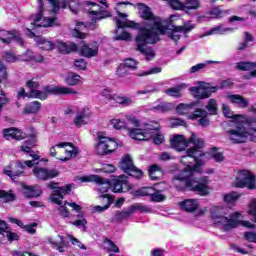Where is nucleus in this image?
Segmentation results:
<instances>
[{
	"label": "nucleus",
	"mask_w": 256,
	"mask_h": 256,
	"mask_svg": "<svg viewBox=\"0 0 256 256\" xmlns=\"http://www.w3.org/2000/svg\"><path fill=\"white\" fill-rule=\"evenodd\" d=\"M87 5H91V7H97L96 10L90 9L88 11L89 15H95L98 19H105L107 17H111V13L109 11L103 10V7H101L97 2H91L88 1Z\"/></svg>",
	"instance_id": "25"
},
{
	"label": "nucleus",
	"mask_w": 256,
	"mask_h": 256,
	"mask_svg": "<svg viewBox=\"0 0 256 256\" xmlns=\"http://www.w3.org/2000/svg\"><path fill=\"white\" fill-rule=\"evenodd\" d=\"M175 105L170 102H160L157 105H155L152 109L153 111H160V113H167V111H171V109H174Z\"/></svg>",
	"instance_id": "41"
},
{
	"label": "nucleus",
	"mask_w": 256,
	"mask_h": 256,
	"mask_svg": "<svg viewBox=\"0 0 256 256\" xmlns=\"http://www.w3.org/2000/svg\"><path fill=\"white\" fill-rule=\"evenodd\" d=\"M169 5L175 11H184L185 12V3L180 0H170Z\"/></svg>",
	"instance_id": "52"
},
{
	"label": "nucleus",
	"mask_w": 256,
	"mask_h": 256,
	"mask_svg": "<svg viewBox=\"0 0 256 256\" xmlns=\"http://www.w3.org/2000/svg\"><path fill=\"white\" fill-rule=\"evenodd\" d=\"M138 11L142 19H145L146 26L140 29L139 34L136 36L137 51L145 55L147 61L155 58V51L147 45H155L159 43L161 38L159 35H168L170 39L177 42L183 36V32L179 26L174 27L173 30L167 27V21L161 20L153 15L151 8L144 4H138Z\"/></svg>",
	"instance_id": "2"
},
{
	"label": "nucleus",
	"mask_w": 256,
	"mask_h": 256,
	"mask_svg": "<svg viewBox=\"0 0 256 256\" xmlns=\"http://www.w3.org/2000/svg\"><path fill=\"white\" fill-rule=\"evenodd\" d=\"M35 43L39 45L43 51H53L56 47V44L53 41L46 40L44 37H36Z\"/></svg>",
	"instance_id": "34"
},
{
	"label": "nucleus",
	"mask_w": 256,
	"mask_h": 256,
	"mask_svg": "<svg viewBox=\"0 0 256 256\" xmlns=\"http://www.w3.org/2000/svg\"><path fill=\"white\" fill-rule=\"evenodd\" d=\"M41 84H39V82L34 81L33 79L28 80L26 82V87H28V89H30V91H36L39 89Z\"/></svg>",
	"instance_id": "63"
},
{
	"label": "nucleus",
	"mask_w": 256,
	"mask_h": 256,
	"mask_svg": "<svg viewBox=\"0 0 256 256\" xmlns=\"http://www.w3.org/2000/svg\"><path fill=\"white\" fill-rule=\"evenodd\" d=\"M73 3H75V0H63L61 4V8L67 9V7H69L72 13H77V8H75V5H73Z\"/></svg>",
	"instance_id": "56"
},
{
	"label": "nucleus",
	"mask_w": 256,
	"mask_h": 256,
	"mask_svg": "<svg viewBox=\"0 0 256 256\" xmlns=\"http://www.w3.org/2000/svg\"><path fill=\"white\" fill-rule=\"evenodd\" d=\"M129 58H126L124 60V63H121L117 70H116V74L118 75V77H125V75H127V73L129 72Z\"/></svg>",
	"instance_id": "44"
},
{
	"label": "nucleus",
	"mask_w": 256,
	"mask_h": 256,
	"mask_svg": "<svg viewBox=\"0 0 256 256\" xmlns=\"http://www.w3.org/2000/svg\"><path fill=\"white\" fill-rule=\"evenodd\" d=\"M79 56L85 57L86 59H92V57H97L99 55V44L94 42L92 48L89 44L82 41V45L78 47Z\"/></svg>",
	"instance_id": "16"
},
{
	"label": "nucleus",
	"mask_w": 256,
	"mask_h": 256,
	"mask_svg": "<svg viewBox=\"0 0 256 256\" xmlns=\"http://www.w3.org/2000/svg\"><path fill=\"white\" fill-rule=\"evenodd\" d=\"M206 110L208 111V115H217L219 108L217 107V100L210 99L206 104Z\"/></svg>",
	"instance_id": "45"
},
{
	"label": "nucleus",
	"mask_w": 256,
	"mask_h": 256,
	"mask_svg": "<svg viewBox=\"0 0 256 256\" xmlns=\"http://www.w3.org/2000/svg\"><path fill=\"white\" fill-rule=\"evenodd\" d=\"M226 101L228 103H231L232 105H235L236 107H239L240 109H245L249 106V99L237 95V94H228L225 96Z\"/></svg>",
	"instance_id": "20"
},
{
	"label": "nucleus",
	"mask_w": 256,
	"mask_h": 256,
	"mask_svg": "<svg viewBox=\"0 0 256 256\" xmlns=\"http://www.w3.org/2000/svg\"><path fill=\"white\" fill-rule=\"evenodd\" d=\"M23 173H25V165L21 161H16L14 166L10 167V170H4V175L10 177L12 181H17Z\"/></svg>",
	"instance_id": "18"
},
{
	"label": "nucleus",
	"mask_w": 256,
	"mask_h": 256,
	"mask_svg": "<svg viewBox=\"0 0 256 256\" xmlns=\"http://www.w3.org/2000/svg\"><path fill=\"white\" fill-rule=\"evenodd\" d=\"M209 113L207 111L197 108L192 114L188 115V119L195 121L199 119L198 123L201 127H209Z\"/></svg>",
	"instance_id": "17"
},
{
	"label": "nucleus",
	"mask_w": 256,
	"mask_h": 256,
	"mask_svg": "<svg viewBox=\"0 0 256 256\" xmlns=\"http://www.w3.org/2000/svg\"><path fill=\"white\" fill-rule=\"evenodd\" d=\"M56 45L58 50L62 53V55H69V53H76L79 51V46L73 42H63L61 40L56 41Z\"/></svg>",
	"instance_id": "21"
},
{
	"label": "nucleus",
	"mask_w": 256,
	"mask_h": 256,
	"mask_svg": "<svg viewBox=\"0 0 256 256\" xmlns=\"http://www.w3.org/2000/svg\"><path fill=\"white\" fill-rule=\"evenodd\" d=\"M239 197H241L240 193L237 192H230L226 195H224V201L225 203H228L229 205H233V203H235Z\"/></svg>",
	"instance_id": "48"
},
{
	"label": "nucleus",
	"mask_w": 256,
	"mask_h": 256,
	"mask_svg": "<svg viewBox=\"0 0 256 256\" xmlns=\"http://www.w3.org/2000/svg\"><path fill=\"white\" fill-rule=\"evenodd\" d=\"M34 27H57L59 23H57V17H44L42 12V18L36 22L34 16V22L32 23Z\"/></svg>",
	"instance_id": "26"
},
{
	"label": "nucleus",
	"mask_w": 256,
	"mask_h": 256,
	"mask_svg": "<svg viewBox=\"0 0 256 256\" xmlns=\"http://www.w3.org/2000/svg\"><path fill=\"white\" fill-rule=\"evenodd\" d=\"M244 239H246L248 243H256V232H244Z\"/></svg>",
	"instance_id": "60"
},
{
	"label": "nucleus",
	"mask_w": 256,
	"mask_h": 256,
	"mask_svg": "<svg viewBox=\"0 0 256 256\" xmlns=\"http://www.w3.org/2000/svg\"><path fill=\"white\" fill-rule=\"evenodd\" d=\"M185 13L190 11H197L201 7V2L199 0H186L184 3Z\"/></svg>",
	"instance_id": "42"
},
{
	"label": "nucleus",
	"mask_w": 256,
	"mask_h": 256,
	"mask_svg": "<svg viewBox=\"0 0 256 256\" xmlns=\"http://www.w3.org/2000/svg\"><path fill=\"white\" fill-rule=\"evenodd\" d=\"M0 73V97H6L7 94H5V91H3L1 83H3V81H7L9 74L7 73V67H5L3 62H0Z\"/></svg>",
	"instance_id": "37"
},
{
	"label": "nucleus",
	"mask_w": 256,
	"mask_h": 256,
	"mask_svg": "<svg viewBox=\"0 0 256 256\" xmlns=\"http://www.w3.org/2000/svg\"><path fill=\"white\" fill-rule=\"evenodd\" d=\"M134 197H151V201L161 203L165 200V195L161 194L154 187H143L133 192Z\"/></svg>",
	"instance_id": "14"
},
{
	"label": "nucleus",
	"mask_w": 256,
	"mask_h": 256,
	"mask_svg": "<svg viewBox=\"0 0 256 256\" xmlns=\"http://www.w3.org/2000/svg\"><path fill=\"white\" fill-rule=\"evenodd\" d=\"M23 188V195L26 197V199H33L37 197H41L43 195V190L41 189V186H27L25 184H22Z\"/></svg>",
	"instance_id": "22"
},
{
	"label": "nucleus",
	"mask_w": 256,
	"mask_h": 256,
	"mask_svg": "<svg viewBox=\"0 0 256 256\" xmlns=\"http://www.w3.org/2000/svg\"><path fill=\"white\" fill-rule=\"evenodd\" d=\"M247 213L250 216L251 221L256 223V199L250 201Z\"/></svg>",
	"instance_id": "47"
},
{
	"label": "nucleus",
	"mask_w": 256,
	"mask_h": 256,
	"mask_svg": "<svg viewBox=\"0 0 256 256\" xmlns=\"http://www.w3.org/2000/svg\"><path fill=\"white\" fill-rule=\"evenodd\" d=\"M77 91L70 87L63 86H43V91L32 90L29 92L30 99H40V101H46L49 95H77Z\"/></svg>",
	"instance_id": "7"
},
{
	"label": "nucleus",
	"mask_w": 256,
	"mask_h": 256,
	"mask_svg": "<svg viewBox=\"0 0 256 256\" xmlns=\"http://www.w3.org/2000/svg\"><path fill=\"white\" fill-rule=\"evenodd\" d=\"M236 69L239 71H251V77H256V63L255 62H246L241 61L236 63Z\"/></svg>",
	"instance_id": "31"
},
{
	"label": "nucleus",
	"mask_w": 256,
	"mask_h": 256,
	"mask_svg": "<svg viewBox=\"0 0 256 256\" xmlns=\"http://www.w3.org/2000/svg\"><path fill=\"white\" fill-rule=\"evenodd\" d=\"M83 78L81 75L75 73V72H68L64 79V83L68 85L69 87H75L77 85L83 84Z\"/></svg>",
	"instance_id": "28"
},
{
	"label": "nucleus",
	"mask_w": 256,
	"mask_h": 256,
	"mask_svg": "<svg viewBox=\"0 0 256 256\" xmlns=\"http://www.w3.org/2000/svg\"><path fill=\"white\" fill-rule=\"evenodd\" d=\"M194 28L195 24H193V22H187L183 26H179L178 29H180L182 33H189L190 31H193Z\"/></svg>",
	"instance_id": "58"
},
{
	"label": "nucleus",
	"mask_w": 256,
	"mask_h": 256,
	"mask_svg": "<svg viewBox=\"0 0 256 256\" xmlns=\"http://www.w3.org/2000/svg\"><path fill=\"white\" fill-rule=\"evenodd\" d=\"M73 187H75V184H67L65 186H59V182L51 181L47 184V188L52 190L51 192V202L55 205H62L63 200L65 199V195H71V191H73Z\"/></svg>",
	"instance_id": "9"
},
{
	"label": "nucleus",
	"mask_w": 256,
	"mask_h": 256,
	"mask_svg": "<svg viewBox=\"0 0 256 256\" xmlns=\"http://www.w3.org/2000/svg\"><path fill=\"white\" fill-rule=\"evenodd\" d=\"M100 199H102V201H106V205H104V206H95L94 209L98 213H103V211H107V209H109V207H111V205H113V203L115 202V198H113V196H111L109 194L100 195Z\"/></svg>",
	"instance_id": "33"
},
{
	"label": "nucleus",
	"mask_w": 256,
	"mask_h": 256,
	"mask_svg": "<svg viewBox=\"0 0 256 256\" xmlns=\"http://www.w3.org/2000/svg\"><path fill=\"white\" fill-rule=\"evenodd\" d=\"M224 13H229V11L223 12L219 8H214L210 12V17L212 19H218V17H223Z\"/></svg>",
	"instance_id": "61"
},
{
	"label": "nucleus",
	"mask_w": 256,
	"mask_h": 256,
	"mask_svg": "<svg viewBox=\"0 0 256 256\" xmlns=\"http://www.w3.org/2000/svg\"><path fill=\"white\" fill-rule=\"evenodd\" d=\"M232 185L238 189H256L255 173L247 169L235 170Z\"/></svg>",
	"instance_id": "8"
},
{
	"label": "nucleus",
	"mask_w": 256,
	"mask_h": 256,
	"mask_svg": "<svg viewBox=\"0 0 256 256\" xmlns=\"http://www.w3.org/2000/svg\"><path fill=\"white\" fill-rule=\"evenodd\" d=\"M6 237L9 243H13V241H19L20 237L15 232H11V230H6Z\"/></svg>",
	"instance_id": "62"
},
{
	"label": "nucleus",
	"mask_w": 256,
	"mask_h": 256,
	"mask_svg": "<svg viewBox=\"0 0 256 256\" xmlns=\"http://www.w3.org/2000/svg\"><path fill=\"white\" fill-rule=\"evenodd\" d=\"M67 207H71L73 211H76V213H78L77 217L79 219H83L85 215L83 213V207H81V205L75 202H69V201H64V203L62 202V204L59 205V207H57L58 215H60L62 219H69V217H71V212Z\"/></svg>",
	"instance_id": "13"
},
{
	"label": "nucleus",
	"mask_w": 256,
	"mask_h": 256,
	"mask_svg": "<svg viewBox=\"0 0 256 256\" xmlns=\"http://www.w3.org/2000/svg\"><path fill=\"white\" fill-rule=\"evenodd\" d=\"M16 41V43H19V45H23L24 41H23V37H21V33H19L18 30H13L12 33V41Z\"/></svg>",
	"instance_id": "64"
},
{
	"label": "nucleus",
	"mask_w": 256,
	"mask_h": 256,
	"mask_svg": "<svg viewBox=\"0 0 256 256\" xmlns=\"http://www.w3.org/2000/svg\"><path fill=\"white\" fill-rule=\"evenodd\" d=\"M219 63L221 62L208 60L206 61V63L196 64L190 68V73H197V71H201V69H205L207 65H211V64L219 65Z\"/></svg>",
	"instance_id": "46"
},
{
	"label": "nucleus",
	"mask_w": 256,
	"mask_h": 256,
	"mask_svg": "<svg viewBox=\"0 0 256 256\" xmlns=\"http://www.w3.org/2000/svg\"><path fill=\"white\" fill-rule=\"evenodd\" d=\"M129 2H118L115 7L117 16L114 17L116 28L114 31L113 41H129V32L125 29H129V15L125 13Z\"/></svg>",
	"instance_id": "6"
},
{
	"label": "nucleus",
	"mask_w": 256,
	"mask_h": 256,
	"mask_svg": "<svg viewBox=\"0 0 256 256\" xmlns=\"http://www.w3.org/2000/svg\"><path fill=\"white\" fill-rule=\"evenodd\" d=\"M98 142L96 144L97 155H109L117 149L118 144L115 139L103 136V132H98L97 134Z\"/></svg>",
	"instance_id": "11"
},
{
	"label": "nucleus",
	"mask_w": 256,
	"mask_h": 256,
	"mask_svg": "<svg viewBox=\"0 0 256 256\" xmlns=\"http://www.w3.org/2000/svg\"><path fill=\"white\" fill-rule=\"evenodd\" d=\"M103 243H107L108 248H107V252L108 253H119V246H117V244H115V242H113L111 239L109 238H104Z\"/></svg>",
	"instance_id": "50"
},
{
	"label": "nucleus",
	"mask_w": 256,
	"mask_h": 256,
	"mask_svg": "<svg viewBox=\"0 0 256 256\" xmlns=\"http://www.w3.org/2000/svg\"><path fill=\"white\" fill-rule=\"evenodd\" d=\"M75 67L80 71H85L87 69V61L85 59H78L74 61Z\"/></svg>",
	"instance_id": "59"
},
{
	"label": "nucleus",
	"mask_w": 256,
	"mask_h": 256,
	"mask_svg": "<svg viewBox=\"0 0 256 256\" xmlns=\"http://www.w3.org/2000/svg\"><path fill=\"white\" fill-rule=\"evenodd\" d=\"M211 219L212 223L216 225V227H222L224 231H231V229H235L242 225V227H246V229H255L256 225L251 223L250 221L243 220V213L234 212L227 217V209L221 206H214L211 209Z\"/></svg>",
	"instance_id": "4"
},
{
	"label": "nucleus",
	"mask_w": 256,
	"mask_h": 256,
	"mask_svg": "<svg viewBox=\"0 0 256 256\" xmlns=\"http://www.w3.org/2000/svg\"><path fill=\"white\" fill-rule=\"evenodd\" d=\"M95 183L98 185H106L105 189L100 188L102 193H107L109 189H112L113 193H123V185L127 183V177L125 175H120V179H104L99 175L92 176Z\"/></svg>",
	"instance_id": "10"
},
{
	"label": "nucleus",
	"mask_w": 256,
	"mask_h": 256,
	"mask_svg": "<svg viewBox=\"0 0 256 256\" xmlns=\"http://www.w3.org/2000/svg\"><path fill=\"white\" fill-rule=\"evenodd\" d=\"M184 89H187V84H179L176 87H172L166 90V95H169V97L179 98L183 96Z\"/></svg>",
	"instance_id": "35"
},
{
	"label": "nucleus",
	"mask_w": 256,
	"mask_h": 256,
	"mask_svg": "<svg viewBox=\"0 0 256 256\" xmlns=\"http://www.w3.org/2000/svg\"><path fill=\"white\" fill-rule=\"evenodd\" d=\"M33 173L38 181H49V179H55V177H59V171L55 168L47 169L44 167L36 166L33 169Z\"/></svg>",
	"instance_id": "15"
},
{
	"label": "nucleus",
	"mask_w": 256,
	"mask_h": 256,
	"mask_svg": "<svg viewBox=\"0 0 256 256\" xmlns=\"http://www.w3.org/2000/svg\"><path fill=\"white\" fill-rule=\"evenodd\" d=\"M180 207L187 211L188 213H193L194 211H197L199 209V200L197 199H187L182 202H180Z\"/></svg>",
	"instance_id": "29"
},
{
	"label": "nucleus",
	"mask_w": 256,
	"mask_h": 256,
	"mask_svg": "<svg viewBox=\"0 0 256 256\" xmlns=\"http://www.w3.org/2000/svg\"><path fill=\"white\" fill-rule=\"evenodd\" d=\"M222 111L236 125L235 130H230V139L233 143H245L248 138L253 139L251 134L245 130V125L249 127L250 131L256 133V118H247L245 115H233V111L227 104H222Z\"/></svg>",
	"instance_id": "3"
},
{
	"label": "nucleus",
	"mask_w": 256,
	"mask_h": 256,
	"mask_svg": "<svg viewBox=\"0 0 256 256\" xmlns=\"http://www.w3.org/2000/svg\"><path fill=\"white\" fill-rule=\"evenodd\" d=\"M21 151H23L24 153H28V155L30 157H32V159L34 161H38L39 159V155L35 154V152L33 151V148L31 146H27V144H23L22 146H20Z\"/></svg>",
	"instance_id": "51"
},
{
	"label": "nucleus",
	"mask_w": 256,
	"mask_h": 256,
	"mask_svg": "<svg viewBox=\"0 0 256 256\" xmlns=\"http://www.w3.org/2000/svg\"><path fill=\"white\" fill-rule=\"evenodd\" d=\"M91 118V113L89 112V108H83L76 117L74 118V125L76 127H83V125H87V121Z\"/></svg>",
	"instance_id": "23"
},
{
	"label": "nucleus",
	"mask_w": 256,
	"mask_h": 256,
	"mask_svg": "<svg viewBox=\"0 0 256 256\" xmlns=\"http://www.w3.org/2000/svg\"><path fill=\"white\" fill-rule=\"evenodd\" d=\"M118 167L121 171L125 172L126 175H129V154H125V156L119 162Z\"/></svg>",
	"instance_id": "49"
},
{
	"label": "nucleus",
	"mask_w": 256,
	"mask_h": 256,
	"mask_svg": "<svg viewBox=\"0 0 256 256\" xmlns=\"http://www.w3.org/2000/svg\"><path fill=\"white\" fill-rule=\"evenodd\" d=\"M0 41H2V43H5L6 45H10V43H13V30H0Z\"/></svg>",
	"instance_id": "43"
},
{
	"label": "nucleus",
	"mask_w": 256,
	"mask_h": 256,
	"mask_svg": "<svg viewBox=\"0 0 256 256\" xmlns=\"http://www.w3.org/2000/svg\"><path fill=\"white\" fill-rule=\"evenodd\" d=\"M171 147L175 151H185L189 145L192 148L186 150V155L182 156L181 163L184 165L182 171L173 178V183L177 189H190L195 191L198 195H209V177L204 176L195 179V173H203V165L214 159L217 163L223 161V154L218 152L217 149H212L210 152L203 153L201 149L205 145L203 138H199L195 133H192L187 139L184 135H174L171 140Z\"/></svg>",
	"instance_id": "1"
},
{
	"label": "nucleus",
	"mask_w": 256,
	"mask_h": 256,
	"mask_svg": "<svg viewBox=\"0 0 256 256\" xmlns=\"http://www.w3.org/2000/svg\"><path fill=\"white\" fill-rule=\"evenodd\" d=\"M65 154H66V157L64 158H57L56 159H59L60 161H71V159H73V157H75L76 155H79V151H77V148H74L72 150H65Z\"/></svg>",
	"instance_id": "53"
},
{
	"label": "nucleus",
	"mask_w": 256,
	"mask_h": 256,
	"mask_svg": "<svg viewBox=\"0 0 256 256\" xmlns=\"http://www.w3.org/2000/svg\"><path fill=\"white\" fill-rule=\"evenodd\" d=\"M16 199L17 195L13 193V190H0V203H13Z\"/></svg>",
	"instance_id": "36"
},
{
	"label": "nucleus",
	"mask_w": 256,
	"mask_h": 256,
	"mask_svg": "<svg viewBox=\"0 0 256 256\" xmlns=\"http://www.w3.org/2000/svg\"><path fill=\"white\" fill-rule=\"evenodd\" d=\"M149 175L152 181H157V179H161V177H163V170H161L159 165H152L149 168Z\"/></svg>",
	"instance_id": "39"
},
{
	"label": "nucleus",
	"mask_w": 256,
	"mask_h": 256,
	"mask_svg": "<svg viewBox=\"0 0 256 256\" xmlns=\"http://www.w3.org/2000/svg\"><path fill=\"white\" fill-rule=\"evenodd\" d=\"M3 137L7 141L14 139L15 141H23L25 139V133L19 128L10 127L3 130Z\"/></svg>",
	"instance_id": "19"
},
{
	"label": "nucleus",
	"mask_w": 256,
	"mask_h": 256,
	"mask_svg": "<svg viewBox=\"0 0 256 256\" xmlns=\"http://www.w3.org/2000/svg\"><path fill=\"white\" fill-rule=\"evenodd\" d=\"M129 219V210L116 211L114 217L112 218L113 223H123Z\"/></svg>",
	"instance_id": "40"
},
{
	"label": "nucleus",
	"mask_w": 256,
	"mask_h": 256,
	"mask_svg": "<svg viewBox=\"0 0 256 256\" xmlns=\"http://www.w3.org/2000/svg\"><path fill=\"white\" fill-rule=\"evenodd\" d=\"M41 111V102L35 100L25 105L23 115H35Z\"/></svg>",
	"instance_id": "32"
},
{
	"label": "nucleus",
	"mask_w": 256,
	"mask_h": 256,
	"mask_svg": "<svg viewBox=\"0 0 256 256\" xmlns=\"http://www.w3.org/2000/svg\"><path fill=\"white\" fill-rule=\"evenodd\" d=\"M39 3V11L37 14H35V22L41 21L43 17V12L45 11V4H43V0H38Z\"/></svg>",
	"instance_id": "57"
},
{
	"label": "nucleus",
	"mask_w": 256,
	"mask_h": 256,
	"mask_svg": "<svg viewBox=\"0 0 256 256\" xmlns=\"http://www.w3.org/2000/svg\"><path fill=\"white\" fill-rule=\"evenodd\" d=\"M129 123L131 139L135 141H149V139H153L155 145H161L165 141V136L159 131L157 122L140 124L137 118L130 117Z\"/></svg>",
	"instance_id": "5"
},
{
	"label": "nucleus",
	"mask_w": 256,
	"mask_h": 256,
	"mask_svg": "<svg viewBox=\"0 0 256 256\" xmlns=\"http://www.w3.org/2000/svg\"><path fill=\"white\" fill-rule=\"evenodd\" d=\"M8 221L9 223H14L18 227L26 231V233H29L30 235H35V233H37V230L34 227H37L38 224L35 222L25 225L21 220L14 217L8 218Z\"/></svg>",
	"instance_id": "24"
},
{
	"label": "nucleus",
	"mask_w": 256,
	"mask_h": 256,
	"mask_svg": "<svg viewBox=\"0 0 256 256\" xmlns=\"http://www.w3.org/2000/svg\"><path fill=\"white\" fill-rule=\"evenodd\" d=\"M129 176L135 179H141L143 177V170L136 168L131 158H129Z\"/></svg>",
	"instance_id": "38"
},
{
	"label": "nucleus",
	"mask_w": 256,
	"mask_h": 256,
	"mask_svg": "<svg viewBox=\"0 0 256 256\" xmlns=\"http://www.w3.org/2000/svg\"><path fill=\"white\" fill-rule=\"evenodd\" d=\"M112 101L117 103L118 105H127L129 103V98L113 94Z\"/></svg>",
	"instance_id": "55"
},
{
	"label": "nucleus",
	"mask_w": 256,
	"mask_h": 256,
	"mask_svg": "<svg viewBox=\"0 0 256 256\" xmlns=\"http://www.w3.org/2000/svg\"><path fill=\"white\" fill-rule=\"evenodd\" d=\"M219 86H212L207 82H197V86L191 87L190 92L195 99H209L212 93H217Z\"/></svg>",
	"instance_id": "12"
},
{
	"label": "nucleus",
	"mask_w": 256,
	"mask_h": 256,
	"mask_svg": "<svg viewBox=\"0 0 256 256\" xmlns=\"http://www.w3.org/2000/svg\"><path fill=\"white\" fill-rule=\"evenodd\" d=\"M197 106V102H192L189 104L181 103L176 107V113L178 115H186L187 119H189V115H193L191 111H193V107Z\"/></svg>",
	"instance_id": "30"
},
{
	"label": "nucleus",
	"mask_w": 256,
	"mask_h": 256,
	"mask_svg": "<svg viewBox=\"0 0 256 256\" xmlns=\"http://www.w3.org/2000/svg\"><path fill=\"white\" fill-rule=\"evenodd\" d=\"M111 125L113 126L114 129H117L121 131V129H125L127 127V123L124 122V120L121 119H112L110 121Z\"/></svg>",
	"instance_id": "54"
},
{
	"label": "nucleus",
	"mask_w": 256,
	"mask_h": 256,
	"mask_svg": "<svg viewBox=\"0 0 256 256\" xmlns=\"http://www.w3.org/2000/svg\"><path fill=\"white\" fill-rule=\"evenodd\" d=\"M235 29L230 27H223V26H217L212 28L211 30L207 31L204 34H199V39H203V37H209V35H227V33H233Z\"/></svg>",
	"instance_id": "27"
}]
</instances>
